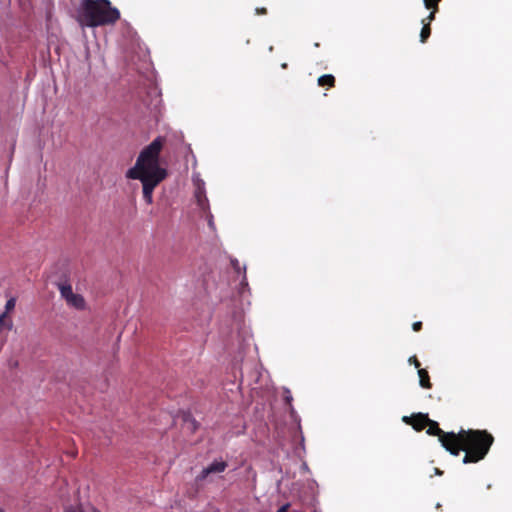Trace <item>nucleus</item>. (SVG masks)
Instances as JSON below:
<instances>
[{"label":"nucleus","instance_id":"obj_11","mask_svg":"<svg viewBox=\"0 0 512 512\" xmlns=\"http://www.w3.org/2000/svg\"><path fill=\"white\" fill-rule=\"evenodd\" d=\"M423 27L420 32V42L425 43L431 35V27L429 23H425V20H422Z\"/></svg>","mask_w":512,"mask_h":512},{"label":"nucleus","instance_id":"obj_17","mask_svg":"<svg viewBox=\"0 0 512 512\" xmlns=\"http://www.w3.org/2000/svg\"><path fill=\"white\" fill-rule=\"evenodd\" d=\"M412 329L415 331V332H418L422 329V322L421 321H417V322H414L412 324Z\"/></svg>","mask_w":512,"mask_h":512},{"label":"nucleus","instance_id":"obj_23","mask_svg":"<svg viewBox=\"0 0 512 512\" xmlns=\"http://www.w3.org/2000/svg\"><path fill=\"white\" fill-rule=\"evenodd\" d=\"M285 399H286V402H287V403H290V402H291V400H292V396H290V395H289V396H286V398H285Z\"/></svg>","mask_w":512,"mask_h":512},{"label":"nucleus","instance_id":"obj_18","mask_svg":"<svg viewBox=\"0 0 512 512\" xmlns=\"http://www.w3.org/2000/svg\"><path fill=\"white\" fill-rule=\"evenodd\" d=\"M256 14L258 15H266L267 9L265 7H258L255 9Z\"/></svg>","mask_w":512,"mask_h":512},{"label":"nucleus","instance_id":"obj_9","mask_svg":"<svg viewBox=\"0 0 512 512\" xmlns=\"http://www.w3.org/2000/svg\"><path fill=\"white\" fill-rule=\"evenodd\" d=\"M317 83L321 87L332 88L335 86L336 80L332 74H325L318 78Z\"/></svg>","mask_w":512,"mask_h":512},{"label":"nucleus","instance_id":"obj_26","mask_svg":"<svg viewBox=\"0 0 512 512\" xmlns=\"http://www.w3.org/2000/svg\"><path fill=\"white\" fill-rule=\"evenodd\" d=\"M0 512H3V510H2V509H0Z\"/></svg>","mask_w":512,"mask_h":512},{"label":"nucleus","instance_id":"obj_7","mask_svg":"<svg viewBox=\"0 0 512 512\" xmlns=\"http://www.w3.org/2000/svg\"><path fill=\"white\" fill-rule=\"evenodd\" d=\"M402 420L406 424L411 425L416 431H422L424 428H426L430 418L428 417V414L415 413L411 416H404Z\"/></svg>","mask_w":512,"mask_h":512},{"label":"nucleus","instance_id":"obj_6","mask_svg":"<svg viewBox=\"0 0 512 512\" xmlns=\"http://www.w3.org/2000/svg\"><path fill=\"white\" fill-rule=\"evenodd\" d=\"M228 464L226 461H214L209 464L207 467L203 468V470L196 476V482H203L208 478L211 474L222 473L227 468Z\"/></svg>","mask_w":512,"mask_h":512},{"label":"nucleus","instance_id":"obj_20","mask_svg":"<svg viewBox=\"0 0 512 512\" xmlns=\"http://www.w3.org/2000/svg\"><path fill=\"white\" fill-rule=\"evenodd\" d=\"M289 508H290V503H286V504L282 505V506L277 510V512H288V511H289Z\"/></svg>","mask_w":512,"mask_h":512},{"label":"nucleus","instance_id":"obj_16","mask_svg":"<svg viewBox=\"0 0 512 512\" xmlns=\"http://www.w3.org/2000/svg\"><path fill=\"white\" fill-rule=\"evenodd\" d=\"M437 12H434V10H430L429 15L424 19L425 23L431 24V22L435 19V15Z\"/></svg>","mask_w":512,"mask_h":512},{"label":"nucleus","instance_id":"obj_19","mask_svg":"<svg viewBox=\"0 0 512 512\" xmlns=\"http://www.w3.org/2000/svg\"><path fill=\"white\" fill-rule=\"evenodd\" d=\"M232 267L237 271L240 272V263L237 259H234L231 261Z\"/></svg>","mask_w":512,"mask_h":512},{"label":"nucleus","instance_id":"obj_4","mask_svg":"<svg viewBox=\"0 0 512 512\" xmlns=\"http://www.w3.org/2000/svg\"><path fill=\"white\" fill-rule=\"evenodd\" d=\"M428 429H427V434L430 435V436H437L441 445L449 452L451 450V448L453 447L452 445L455 443L456 441V433L455 432H444L440 427H439V424L434 421V420H431L429 421V423H427V426Z\"/></svg>","mask_w":512,"mask_h":512},{"label":"nucleus","instance_id":"obj_5","mask_svg":"<svg viewBox=\"0 0 512 512\" xmlns=\"http://www.w3.org/2000/svg\"><path fill=\"white\" fill-rule=\"evenodd\" d=\"M61 297L65 299L66 303L75 309L82 310L85 308V300L82 295L76 294L72 290L71 284L64 282L58 284Z\"/></svg>","mask_w":512,"mask_h":512},{"label":"nucleus","instance_id":"obj_1","mask_svg":"<svg viewBox=\"0 0 512 512\" xmlns=\"http://www.w3.org/2000/svg\"><path fill=\"white\" fill-rule=\"evenodd\" d=\"M165 138L158 136L138 155L136 163L127 170L128 179L140 180L143 186V198L147 204L153 202L154 189L166 179L168 172L160 166V153Z\"/></svg>","mask_w":512,"mask_h":512},{"label":"nucleus","instance_id":"obj_21","mask_svg":"<svg viewBox=\"0 0 512 512\" xmlns=\"http://www.w3.org/2000/svg\"><path fill=\"white\" fill-rule=\"evenodd\" d=\"M191 424H192V431H195L197 429V424H196V421L195 420H192L191 421Z\"/></svg>","mask_w":512,"mask_h":512},{"label":"nucleus","instance_id":"obj_10","mask_svg":"<svg viewBox=\"0 0 512 512\" xmlns=\"http://www.w3.org/2000/svg\"><path fill=\"white\" fill-rule=\"evenodd\" d=\"M65 512H99L93 506L87 505H77V506H69L66 508Z\"/></svg>","mask_w":512,"mask_h":512},{"label":"nucleus","instance_id":"obj_2","mask_svg":"<svg viewBox=\"0 0 512 512\" xmlns=\"http://www.w3.org/2000/svg\"><path fill=\"white\" fill-rule=\"evenodd\" d=\"M456 438L449 453L458 456L464 451V464L477 463L484 459L494 442V437L487 430L461 429L456 433Z\"/></svg>","mask_w":512,"mask_h":512},{"label":"nucleus","instance_id":"obj_22","mask_svg":"<svg viewBox=\"0 0 512 512\" xmlns=\"http://www.w3.org/2000/svg\"><path fill=\"white\" fill-rule=\"evenodd\" d=\"M435 473L437 475H442L443 474V472L439 468H435Z\"/></svg>","mask_w":512,"mask_h":512},{"label":"nucleus","instance_id":"obj_15","mask_svg":"<svg viewBox=\"0 0 512 512\" xmlns=\"http://www.w3.org/2000/svg\"><path fill=\"white\" fill-rule=\"evenodd\" d=\"M409 363H410V364H413V365L415 366V368H417L418 370H419V369H421V368H420V365H421V364H420V362H419V360L417 359V357H416V356H411V357L409 358Z\"/></svg>","mask_w":512,"mask_h":512},{"label":"nucleus","instance_id":"obj_13","mask_svg":"<svg viewBox=\"0 0 512 512\" xmlns=\"http://www.w3.org/2000/svg\"><path fill=\"white\" fill-rule=\"evenodd\" d=\"M5 327L8 330L12 328V321L6 313L0 315V328Z\"/></svg>","mask_w":512,"mask_h":512},{"label":"nucleus","instance_id":"obj_3","mask_svg":"<svg viewBox=\"0 0 512 512\" xmlns=\"http://www.w3.org/2000/svg\"><path fill=\"white\" fill-rule=\"evenodd\" d=\"M120 19V12L109 0H82L77 21L82 27L114 25Z\"/></svg>","mask_w":512,"mask_h":512},{"label":"nucleus","instance_id":"obj_8","mask_svg":"<svg viewBox=\"0 0 512 512\" xmlns=\"http://www.w3.org/2000/svg\"><path fill=\"white\" fill-rule=\"evenodd\" d=\"M419 375V384L424 389H431L432 383L430 381V376L428 374V371L426 369H419L418 371Z\"/></svg>","mask_w":512,"mask_h":512},{"label":"nucleus","instance_id":"obj_24","mask_svg":"<svg viewBox=\"0 0 512 512\" xmlns=\"http://www.w3.org/2000/svg\"><path fill=\"white\" fill-rule=\"evenodd\" d=\"M281 67H282L283 69H286V68L288 67V65H287V63H282V64H281Z\"/></svg>","mask_w":512,"mask_h":512},{"label":"nucleus","instance_id":"obj_12","mask_svg":"<svg viewBox=\"0 0 512 512\" xmlns=\"http://www.w3.org/2000/svg\"><path fill=\"white\" fill-rule=\"evenodd\" d=\"M441 1L442 0H423L426 9L434 10V12H438V10H439V3Z\"/></svg>","mask_w":512,"mask_h":512},{"label":"nucleus","instance_id":"obj_14","mask_svg":"<svg viewBox=\"0 0 512 512\" xmlns=\"http://www.w3.org/2000/svg\"><path fill=\"white\" fill-rule=\"evenodd\" d=\"M15 303H16V301H15V299H14V298L9 299V300L6 302V305H5V310H6V311H5L4 313H6V314H7L9 311L13 310V309H14V307H15Z\"/></svg>","mask_w":512,"mask_h":512},{"label":"nucleus","instance_id":"obj_25","mask_svg":"<svg viewBox=\"0 0 512 512\" xmlns=\"http://www.w3.org/2000/svg\"><path fill=\"white\" fill-rule=\"evenodd\" d=\"M314 46H315V47H319V46H320V44H319V43H315V44H314Z\"/></svg>","mask_w":512,"mask_h":512}]
</instances>
